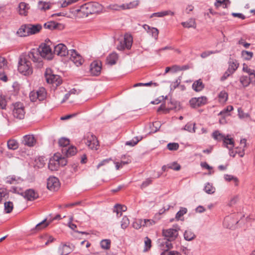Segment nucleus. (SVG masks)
<instances>
[{
	"mask_svg": "<svg viewBox=\"0 0 255 255\" xmlns=\"http://www.w3.org/2000/svg\"><path fill=\"white\" fill-rule=\"evenodd\" d=\"M159 247L162 251L160 255H181L180 253L177 251H169V250L173 248V245L171 243L162 242Z\"/></svg>",
	"mask_w": 255,
	"mask_h": 255,
	"instance_id": "6e6552de",
	"label": "nucleus"
},
{
	"mask_svg": "<svg viewBox=\"0 0 255 255\" xmlns=\"http://www.w3.org/2000/svg\"><path fill=\"white\" fill-rule=\"evenodd\" d=\"M8 193L5 188H0V203H1L3 198L8 196Z\"/></svg>",
	"mask_w": 255,
	"mask_h": 255,
	"instance_id": "bf43d9fd",
	"label": "nucleus"
},
{
	"mask_svg": "<svg viewBox=\"0 0 255 255\" xmlns=\"http://www.w3.org/2000/svg\"><path fill=\"white\" fill-rule=\"evenodd\" d=\"M238 66L239 64L236 61H231L229 63V66L227 70L229 71L230 73L233 74L237 69Z\"/></svg>",
	"mask_w": 255,
	"mask_h": 255,
	"instance_id": "473e14b6",
	"label": "nucleus"
},
{
	"mask_svg": "<svg viewBox=\"0 0 255 255\" xmlns=\"http://www.w3.org/2000/svg\"><path fill=\"white\" fill-rule=\"evenodd\" d=\"M132 37L130 35H126L123 41H121L120 45L118 46V49L124 50L125 48L129 49L132 45Z\"/></svg>",
	"mask_w": 255,
	"mask_h": 255,
	"instance_id": "2eb2a0df",
	"label": "nucleus"
},
{
	"mask_svg": "<svg viewBox=\"0 0 255 255\" xmlns=\"http://www.w3.org/2000/svg\"><path fill=\"white\" fill-rule=\"evenodd\" d=\"M179 144L175 142L169 143L167 145V148L171 151L177 150L179 148Z\"/></svg>",
	"mask_w": 255,
	"mask_h": 255,
	"instance_id": "603ef678",
	"label": "nucleus"
},
{
	"mask_svg": "<svg viewBox=\"0 0 255 255\" xmlns=\"http://www.w3.org/2000/svg\"><path fill=\"white\" fill-rule=\"evenodd\" d=\"M187 212V209L186 208H184L182 210H180V211H179L176 215V218L177 219V220H179L180 219V218L181 217H182V216H183L185 214H186Z\"/></svg>",
	"mask_w": 255,
	"mask_h": 255,
	"instance_id": "774afa93",
	"label": "nucleus"
},
{
	"mask_svg": "<svg viewBox=\"0 0 255 255\" xmlns=\"http://www.w3.org/2000/svg\"><path fill=\"white\" fill-rule=\"evenodd\" d=\"M149 32H151L152 36L154 37L155 39H157L159 31L156 28L151 27Z\"/></svg>",
	"mask_w": 255,
	"mask_h": 255,
	"instance_id": "69168bd1",
	"label": "nucleus"
},
{
	"mask_svg": "<svg viewBox=\"0 0 255 255\" xmlns=\"http://www.w3.org/2000/svg\"><path fill=\"white\" fill-rule=\"evenodd\" d=\"M20 180L19 178H16L14 175L9 176L6 178V183L10 184H16L18 183Z\"/></svg>",
	"mask_w": 255,
	"mask_h": 255,
	"instance_id": "c9c22d12",
	"label": "nucleus"
},
{
	"mask_svg": "<svg viewBox=\"0 0 255 255\" xmlns=\"http://www.w3.org/2000/svg\"><path fill=\"white\" fill-rule=\"evenodd\" d=\"M60 187V183L59 179L55 177H50L47 179V187L52 191L58 190Z\"/></svg>",
	"mask_w": 255,
	"mask_h": 255,
	"instance_id": "9d476101",
	"label": "nucleus"
},
{
	"mask_svg": "<svg viewBox=\"0 0 255 255\" xmlns=\"http://www.w3.org/2000/svg\"><path fill=\"white\" fill-rule=\"evenodd\" d=\"M229 0H216V2L215 3V6L218 8L219 6L223 5V8H227L228 3H230Z\"/></svg>",
	"mask_w": 255,
	"mask_h": 255,
	"instance_id": "a19ab883",
	"label": "nucleus"
},
{
	"mask_svg": "<svg viewBox=\"0 0 255 255\" xmlns=\"http://www.w3.org/2000/svg\"><path fill=\"white\" fill-rule=\"evenodd\" d=\"M12 114L15 118L19 120L24 119L25 116L24 107L23 104L17 102L13 105Z\"/></svg>",
	"mask_w": 255,
	"mask_h": 255,
	"instance_id": "0eeeda50",
	"label": "nucleus"
},
{
	"mask_svg": "<svg viewBox=\"0 0 255 255\" xmlns=\"http://www.w3.org/2000/svg\"><path fill=\"white\" fill-rule=\"evenodd\" d=\"M17 34L21 37L29 35L28 25L25 24L22 25L17 30Z\"/></svg>",
	"mask_w": 255,
	"mask_h": 255,
	"instance_id": "cd10ccee",
	"label": "nucleus"
},
{
	"mask_svg": "<svg viewBox=\"0 0 255 255\" xmlns=\"http://www.w3.org/2000/svg\"><path fill=\"white\" fill-rule=\"evenodd\" d=\"M36 93L37 94L36 97L38 98L39 101H42L45 98L46 92L44 88H40Z\"/></svg>",
	"mask_w": 255,
	"mask_h": 255,
	"instance_id": "c756f323",
	"label": "nucleus"
},
{
	"mask_svg": "<svg viewBox=\"0 0 255 255\" xmlns=\"http://www.w3.org/2000/svg\"><path fill=\"white\" fill-rule=\"evenodd\" d=\"M162 235L164 237L162 239L158 240L159 246L161 245L162 242L171 243L174 241L178 236V231L175 229H168L162 230Z\"/></svg>",
	"mask_w": 255,
	"mask_h": 255,
	"instance_id": "7ed1b4c3",
	"label": "nucleus"
},
{
	"mask_svg": "<svg viewBox=\"0 0 255 255\" xmlns=\"http://www.w3.org/2000/svg\"><path fill=\"white\" fill-rule=\"evenodd\" d=\"M144 223H145V222H144L143 220L137 219L133 222L132 227L135 229H139L142 226L144 227V225H143Z\"/></svg>",
	"mask_w": 255,
	"mask_h": 255,
	"instance_id": "79ce46f5",
	"label": "nucleus"
},
{
	"mask_svg": "<svg viewBox=\"0 0 255 255\" xmlns=\"http://www.w3.org/2000/svg\"><path fill=\"white\" fill-rule=\"evenodd\" d=\"M204 88V85L201 79L195 81L192 85V88L196 92H200L202 91Z\"/></svg>",
	"mask_w": 255,
	"mask_h": 255,
	"instance_id": "bb28decb",
	"label": "nucleus"
},
{
	"mask_svg": "<svg viewBox=\"0 0 255 255\" xmlns=\"http://www.w3.org/2000/svg\"><path fill=\"white\" fill-rule=\"evenodd\" d=\"M80 205V202H75L73 203L65 204L63 205L64 208H72L76 206H78Z\"/></svg>",
	"mask_w": 255,
	"mask_h": 255,
	"instance_id": "338daca9",
	"label": "nucleus"
},
{
	"mask_svg": "<svg viewBox=\"0 0 255 255\" xmlns=\"http://www.w3.org/2000/svg\"><path fill=\"white\" fill-rule=\"evenodd\" d=\"M223 145L228 148H230L228 147V145H231V147H233L234 146V140L232 138H229V135L226 136L225 137V139L223 140Z\"/></svg>",
	"mask_w": 255,
	"mask_h": 255,
	"instance_id": "e433bc0d",
	"label": "nucleus"
},
{
	"mask_svg": "<svg viewBox=\"0 0 255 255\" xmlns=\"http://www.w3.org/2000/svg\"><path fill=\"white\" fill-rule=\"evenodd\" d=\"M243 70L244 72H246L249 74L250 77L255 73V70L249 68L247 65L244 64Z\"/></svg>",
	"mask_w": 255,
	"mask_h": 255,
	"instance_id": "e2e57ef3",
	"label": "nucleus"
},
{
	"mask_svg": "<svg viewBox=\"0 0 255 255\" xmlns=\"http://www.w3.org/2000/svg\"><path fill=\"white\" fill-rule=\"evenodd\" d=\"M238 223L237 220H233L231 217H227L225 218L224 221V225L227 228L231 229L233 227L234 225Z\"/></svg>",
	"mask_w": 255,
	"mask_h": 255,
	"instance_id": "5701e85b",
	"label": "nucleus"
},
{
	"mask_svg": "<svg viewBox=\"0 0 255 255\" xmlns=\"http://www.w3.org/2000/svg\"><path fill=\"white\" fill-rule=\"evenodd\" d=\"M174 14V12L170 10H166V11L154 13L151 15V17H152L153 16H157V17H163L164 16L167 15L169 14L173 15Z\"/></svg>",
	"mask_w": 255,
	"mask_h": 255,
	"instance_id": "4c0bfd02",
	"label": "nucleus"
},
{
	"mask_svg": "<svg viewBox=\"0 0 255 255\" xmlns=\"http://www.w3.org/2000/svg\"><path fill=\"white\" fill-rule=\"evenodd\" d=\"M13 209V204L12 202H5L4 204V210L6 213H10Z\"/></svg>",
	"mask_w": 255,
	"mask_h": 255,
	"instance_id": "f704fd0d",
	"label": "nucleus"
},
{
	"mask_svg": "<svg viewBox=\"0 0 255 255\" xmlns=\"http://www.w3.org/2000/svg\"><path fill=\"white\" fill-rule=\"evenodd\" d=\"M151 240L148 237H146L144 241L145 248L144 249V251H147L150 249L151 247Z\"/></svg>",
	"mask_w": 255,
	"mask_h": 255,
	"instance_id": "052dcab7",
	"label": "nucleus"
},
{
	"mask_svg": "<svg viewBox=\"0 0 255 255\" xmlns=\"http://www.w3.org/2000/svg\"><path fill=\"white\" fill-rule=\"evenodd\" d=\"M129 224V221L127 216H124L121 221V227L123 229H126Z\"/></svg>",
	"mask_w": 255,
	"mask_h": 255,
	"instance_id": "8fccbe9b",
	"label": "nucleus"
},
{
	"mask_svg": "<svg viewBox=\"0 0 255 255\" xmlns=\"http://www.w3.org/2000/svg\"><path fill=\"white\" fill-rule=\"evenodd\" d=\"M49 224V222H46V219L42 221L36 226V229L37 230H41L47 227Z\"/></svg>",
	"mask_w": 255,
	"mask_h": 255,
	"instance_id": "864d4df0",
	"label": "nucleus"
},
{
	"mask_svg": "<svg viewBox=\"0 0 255 255\" xmlns=\"http://www.w3.org/2000/svg\"><path fill=\"white\" fill-rule=\"evenodd\" d=\"M36 142V139L33 135H25L23 137L22 143L24 145L29 147L34 146Z\"/></svg>",
	"mask_w": 255,
	"mask_h": 255,
	"instance_id": "f3484780",
	"label": "nucleus"
},
{
	"mask_svg": "<svg viewBox=\"0 0 255 255\" xmlns=\"http://www.w3.org/2000/svg\"><path fill=\"white\" fill-rule=\"evenodd\" d=\"M242 55L245 59L249 60L252 58L253 53L252 52L244 50L242 51Z\"/></svg>",
	"mask_w": 255,
	"mask_h": 255,
	"instance_id": "4d7b16f0",
	"label": "nucleus"
},
{
	"mask_svg": "<svg viewBox=\"0 0 255 255\" xmlns=\"http://www.w3.org/2000/svg\"><path fill=\"white\" fill-rule=\"evenodd\" d=\"M181 24L183 27L186 28H195L196 25L195 20L193 18L189 19L187 21L182 22Z\"/></svg>",
	"mask_w": 255,
	"mask_h": 255,
	"instance_id": "7c9ffc66",
	"label": "nucleus"
},
{
	"mask_svg": "<svg viewBox=\"0 0 255 255\" xmlns=\"http://www.w3.org/2000/svg\"><path fill=\"white\" fill-rule=\"evenodd\" d=\"M204 191L208 194H213L215 192V188L213 187L212 185L208 183L204 187Z\"/></svg>",
	"mask_w": 255,
	"mask_h": 255,
	"instance_id": "09e8293b",
	"label": "nucleus"
},
{
	"mask_svg": "<svg viewBox=\"0 0 255 255\" xmlns=\"http://www.w3.org/2000/svg\"><path fill=\"white\" fill-rule=\"evenodd\" d=\"M6 106V101L4 96L0 95V108L1 109H5Z\"/></svg>",
	"mask_w": 255,
	"mask_h": 255,
	"instance_id": "680f3d73",
	"label": "nucleus"
},
{
	"mask_svg": "<svg viewBox=\"0 0 255 255\" xmlns=\"http://www.w3.org/2000/svg\"><path fill=\"white\" fill-rule=\"evenodd\" d=\"M226 136L220 132L219 130H216L212 133L213 138L219 141H223Z\"/></svg>",
	"mask_w": 255,
	"mask_h": 255,
	"instance_id": "72a5a7b5",
	"label": "nucleus"
},
{
	"mask_svg": "<svg viewBox=\"0 0 255 255\" xmlns=\"http://www.w3.org/2000/svg\"><path fill=\"white\" fill-rule=\"evenodd\" d=\"M38 6L39 9L41 10H45L50 8V5L49 2L39 1Z\"/></svg>",
	"mask_w": 255,
	"mask_h": 255,
	"instance_id": "c03bdc74",
	"label": "nucleus"
},
{
	"mask_svg": "<svg viewBox=\"0 0 255 255\" xmlns=\"http://www.w3.org/2000/svg\"><path fill=\"white\" fill-rule=\"evenodd\" d=\"M18 13L20 15L26 16L29 9V4L24 2H21L18 5Z\"/></svg>",
	"mask_w": 255,
	"mask_h": 255,
	"instance_id": "6ab92c4d",
	"label": "nucleus"
},
{
	"mask_svg": "<svg viewBox=\"0 0 255 255\" xmlns=\"http://www.w3.org/2000/svg\"><path fill=\"white\" fill-rule=\"evenodd\" d=\"M102 63L101 62L94 61L90 65V73L92 76H99L101 71Z\"/></svg>",
	"mask_w": 255,
	"mask_h": 255,
	"instance_id": "ddd939ff",
	"label": "nucleus"
},
{
	"mask_svg": "<svg viewBox=\"0 0 255 255\" xmlns=\"http://www.w3.org/2000/svg\"><path fill=\"white\" fill-rule=\"evenodd\" d=\"M44 27L46 29L53 30L56 29H60L61 27L63 28V26L61 24L56 23L54 21H49L44 24Z\"/></svg>",
	"mask_w": 255,
	"mask_h": 255,
	"instance_id": "4be33fe9",
	"label": "nucleus"
},
{
	"mask_svg": "<svg viewBox=\"0 0 255 255\" xmlns=\"http://www.w3.org/2000/svg\"><path fill=\"white\" fill-rule=\"evenodd\" d=\"M130 162H131V160L129 159H128L126 161H122L120 162H116L115 164H116V169L118 170L120 168L123 167L124 165H125L126 164H128Z\"/></svg>",
	"mask_w": 255,
	"mask_h": 255,
	"instance_id": "13d9d810",
	"label": "nucleus"
},
{
	"mask_svg": "<svg viewBox=\"0 0 255 255\" xmlns=\"http://www.w3.org/2000/svg\"><path fill=\"white\" fill-rule=\"evenodd\" d=\"M55 155H57L59 158V159H58L59 166L60 165L63 166L66 165L67 161L64 157H62L59 153H56Z\"/></svg>",
	"mask_w": 255,
	"mask_h": 255,
	"instance_id": "5fc2aeb1",
	"label": "nucleus"
},
{
	"mask_svg": "<svg viewBox=\"0 0 255 255\" xmlns=\"http://www.w3.org/2000/svg\"><path fill=\"white\" fill-rule=\"evenodd\" d=\"M58 143L59 146L64 148V147H67V146L69 144L70 141L68 138L63 137L59 140Z\"/></svg>",
	"mask_w": 255,
	"mask_h": 255,
	"instance_id": "a18cd8bd",
	"label": "nucleus"
},
{
	"mask_svg": "<svg viewBox=\"0 0 255 255\" xmlns=\"http://www.w3.org/2000/svg\"><path fill=\"white\" fill-rule=\"evenodd\" d=\"M142 137L136 136L134 137L131 140L128 141L126 143V145H129L130 146H133L135 145L139 141L142 139Z\"/></svg>",
	"mask_w": 255,
	"mask_h": 255,
	"instance_id": "37998d69",
	"label": "nucleus"
},
{
	"mask_svg": "<svg viewBox=\"0 0 255 255\" xmlns=\"http://www.w3.org/2000/svg\"><path fill=\"white\" fill-rule=\"evenodd\" d=\"M110 245L111 241L110 240H103L101 242V246L104 249H109L110 248Z\"/></svg>",
	"mask_w": 255,
	"mask_h": 255,
	"instance_id": "3c124183",
	"label": "nucleus"
},
{
	"mask_svg": "<svg viewBox=\"0 0 255 255\" xmlns=\"http://www.w3.org/2000/svg\"><path fill=\"white\" fill-rule=\"evenodd\" d=\"M12 189L14 193L20 194L18 191H17V187H13ZM20 194L29 201L34 200L38 197V193L34 190L31 189L26 190L24 192L21 193Z\"/></svg>",
	"mask_w": 255,
	"mask_h": 255,
	"instance_id": "1a4fd4ad",
	"label": "nucleus"
},
{
	"mask_svg": "<svg viewBox=\"0 0 255 255\" xmlns=\"http://www.w3.org/2000/svg\"><path fill=\"white\" fill-rule=\"evenodd\" d=\"M240 81L242 85L246 87L248 86L251 83L250 77H248L247 76H242L240 78Z\"/></svg>",
	"mask_w": 255,
	"mask_h": 255,
	"instance_id": "ea45409f",
	"label": "nucleus"
},
{
	"mask_svg": "<svg viewBox=\"0 0 255 255\" xmlns=\"http://www.w3.org/2000/svg\"><path fill=\"white\" fill-rule=\"evenodd\" d=\"M27 25L29 35L36 34L39 32L42 28V26L39 24L35 25L28 24Z\"/></svg>",
	"mask_w": 255,
	"mask_h": 255,
	"instance_id": "412c9836",
	"label": "nucleus"
},
{
	"mask_svg": "<svg viewBox=\"0 0 255 255\" xmlns=\"http://www.w3.org/2000/svg\"><path fill=\"white\" fill-rule=\"evenodd\" d=\"M207 99L205 96L193 98L190 100L189 103L192 108H196L205 105L207 103Z\"/></svg>",
	"mask_w": 255,
	"mask_h": 255,
	"instance_id": "9b49d317",
	"label": "nucleus"
},
{
	"mask_svg": "<svg viewBox=\"0 0 255 255\" xmlns=\"http://www.w3.org/2000/svg\"><path fill=\"white\" fill-rule=\"evenodd\" d=\"M168 168L173 169L176 171H178L180 169V165L176 162H173L171 164L168 165Z\"/></svg>",
	"mask_w": 255,
	"mask_h": 255,
	"instance_id": "0e129e2a",
	"label": "nucleus"
},
{
	"mask_svg": "<svg viewBox=\"0 0 255 255\" xmlns=\"http://www.w3.org/2000/svg\"><path fill=\"white\" fill-rule=\"evenodd\" d=\"M82 141L90 149L97 150L99 146V141L92 133L87 132L84 135Z\"/></svg>",
	"mask_w": 255,
	"mask_h": 255,
	"instance_id": "20e7f679",
	"label": "nucleus"
},
{
	"mask_svg": "<svg viewBox=\"0 0 255 255\" xmlns=\"http://www.w3.org/2000/svg\"><path fill=\"white\" fill-rule=\"evenodd\" d=\"M38 51L41 57L47 58V59H51V49L49 46L46 44H42L39 47Z\"/></svg>",
	"mask_w": 255,
	"mask_h": 255,
	"instance_id": "f8f14e48",
	"label": "nucleus"
},
{
	"mask_svg": "<svg viewBox=\"0 0 255 255\" xmlns=\"http://www.w3.org/2000/svg\"><path fill=\"white\" fill-rule=\"evenodd\" d=\"M58 159H59V158L57 155H55V154L50 159L48 163V168L50 170L56 171L58 169L59 167Z\"/></svg>",
	"mask_w": 255,
	"mask_h": 255,
	"instance_id": "dca6fc26",
	"label": "nucleus"
},
{
	"mask_svg": "<svg viewBox=\"0 0 255 255\" xmlns=\"http://www.w3.org/2000/svg\"><path fill=\"white\" fill-rule=\"evenodd\" d=\"M139 4V0H134L133 1L130 2L128 3H124L121 4V7H122V9H129L136 7Z\"/></svg>",
	"mask_w": 255,
	"mask_h": 255,
	"instance_id": "a878e982",
	"label": "nucleus"
},
{
	"mask_svg": "<svg viewBox=\"0 0 255 255\" xmlns=\"http://www.w3.org/2000/svg\"><path fill=\"white\" fill-rule=\"evenodd\" d=\"M127 207L124 205L117 204L114 207V212L117 213L118 217H121L122 215V212L126 211Z\"/></svg>",
	"mask_w": 255,
	"mask_h": 255,
	"instance_id": "c85d7f7f",
	"label": "nucleus"
},
{
	"mask_svg": "<svg viewBox=\"0 0 255 255\" xmlns=\"http://www.w3.org/2000/svg\"><path fill=\"white\" fill-rule=\"evenodd\" d=\"M228 93L225 91H221L219 95V99L220 102H225L228 99Z\"/></svg>",
	"mask_w": 255,
	"mask_h": 255,
	"instance_id": "49530a36",
	"label": "nucleus"
},
{
	"mask_svg": "<svg viewBox=\"0 0 255 255\" xmlns=\"http://www.w3.org/2000/svg\"><path fill=\"white\" fill-rule=\"evenodd\" d=\"M7 147L9 149L15 150L18 147V143L14 139H9L7 142Z\"/></svg>",
	"mask_w": 255,
	"mask_h": 255,
	"instance_id": "2f4dec72",
	"label": "nucleus"
},
{
	"mask_svg": "<svg viewBox=\"0 0 255 255\" xmlns=\"http://www.w3.org/2000/svg\"><path fill=\"white\" fill-rule=\"evenodd\" d=\"M70 60L77 67L80 65V54L74 49L70 50Z\"/></svg>",
	"mask_w": 255,
	"mask_h": 255,
	"instance_id": "a211bd4d",
	"label": "nucleus"
},
{
	"mask_svg": "<svg viewBox=\"0 0 255 255\" xmlns=\"http://www.w3.org/2000/svg\"><path fill=\"white\" fill-rule=\"evenodd\" d=\"M69 52L67 47L63 44L60 43L54 47V53L61 57H64L68 55Z\"/></svg>",
	"mask_w": 255,
	"mask_h": 255,
	"instance_id": "4468645a",
	"label": "nucleus"
},
{
	"mask_svg": "<svg viewBox=\"0 0 255 255\" xmlns=\"http://www.w3.org/2000/svg\"><path fill=\"white\" fill-rule=\"evenodd\" d=\"M224 178L226 181H231V180H233L235 183L236 186H237L238 185V179L237 177L233 176V175L226 174L224 176Z\"/></svg>",
	"mask_w": 255,
	"mask_h": 255,
	"instance_id": "de8ad7c7",
	"label": "nucleus"
},
{
	"mask_svg": "<svg viewBox=\"0 0 255 255\" xmlns=\"http://www.w3.org/2000/svg\"><path fill=\"white\" fill-rule=\"evenodd\" d=\"M22 56H24L26 59L29 60L31 59L34 62L37 63V66L39 68H41L43 66V62L41 61V57L38 51L33 50L28 53V54H22Z\"/></svg>",
	"mask_w": 255,
	"mask_h": 255,
	"instance_id": "423d86ee",
	"label": "nucleus"
},
{
	"mask_svg": "<svg viewBox=\"0 0 255 255\" xmlns=\"http://www.w3.org/2000/svg\"><path fill=\"white\" fill-rule=\"evenodd\" d=\"M101 5L98 2H88L81 5V17H86L89 14L99 13Z\"/></svg>",
	"mask_w": 255,
	"mask_h": 255,
	"instance_id": "f257e3e1",
	"label": "nucleus"
},
{
	"mask_svg": "<svg viewBox=\"0 0 255 255\" xmlns=\"http://www.w3.org/2000/svg\"><path fill=\"white\" fill-rule=\"evenodd\" d=\"M71 252V249L69 246L66 245H62L58 249V254L59 255H67Z\"/></svg>",
	"mask_w": 255,
	"mask_h": 255,
	"instance_id": "b1692460",
	"label": "nucleus"
},
{
	"mask_svg": "<svg viewBox=\"0 0 255 255\" xmlns=\"http://www.w3.org/2000/svg\"><path fill=\"white\" fill-rule=\"evenodd\" d=\"M44 75L48 83L53 84L55 86H58L62 83V80L61 77L58 75L53 74L52 70L50 68L46 69Z\"/></svg>",
	"mask_w": 255,
	"mask_h": 255,
	"instance_id": "39448f33",
	"label": "nucleus"
},
{
	"mask_svg": "<svg viewBox=\"0 0 255 255\" xmlns=\"http://www.w3.org/2000/svg\"><path fill=\"white\" fill-rule=\"evenodd\" d=\"M195 124H193V127H192V124H187L186 125L184 128V129L187 130L189 132H195Z\"/></svg>",
	"mask_w": 255,
	"mask_h": 255,
	"instance_id": "6e6d98bb",
	"label": "nucleus"
},
{
	"mask_svg": "<svg viewBox=\"0 0 255 255\" xmlns=\"http://www.w3.org/2000/svg\"><path fill=\"white\" fill-rule=\"evenodd\" d=\"M184 237L186 241H190L195 238V235L191 231L186 230L184 233Z\"/></svg>",
	"mask_w": 255,
	"mask_h": 255,
	"instance_id": "58836bf2",
	"label": "nucleus"
},
{
	"mask_svg": "<svg viewBox=\"0 0 255 255\" xmlns=\"http://www.w3.org/2000/svg\"><path fill=\"white\" fill-rule=\"evenodd\" d=\"M62 153L67 157L73 156L77 152V148L74 146H70L68 147H64L62 149Z\"/></svg>",
	"mask_w": 255,
	"mask_h": 255,
	"instance_id": "aec40b11",
	"label": "nucleus"
},
{
	"mask_svg": "<svg viewBox=\"0 0 255 255\" xmlns=\"http://www.w3.org/2000/svg\"><path fill=\"white\" fill-rule=\"evenodd\" d=\"M18 70L24 75H29L33 72L30 62L21 55L19 58Z\"/></svg>",
	"mask_w": 255,
	"mask_h": 255,
	"instance_id": "f03ea898",
	"label": "nucleus"
},
{
	"mask_svg": "<svg viewBox=\"0 0 255 255\" xmlns=\"http://www.w3.org/2000/svg\"><path fill=\"white\" fill-rule=\"evenodd\" d=\"M118 59V54L116 53L113 52L110 54L107 57V63L109 65H113L116 63Z\"/></svg>",
	"mask_w": 255,
	"mask_h": 255,
	"instance_id": "393cba45",
	"label": "nucleus"
}]
</instances>
